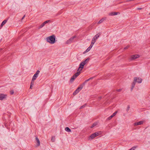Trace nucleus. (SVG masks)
Segmentation results:
<instances>
[{
  "label": "nucleus",
  "mask_w": 150,
  "mask_h": 150,
  "mask_svg": "<svg viewBox=\"0 0 150 150\" xmlns=\"http://www.w3.org/2000/svg\"><path fill=\"white\" fill-rule=\"evenodd\" d=\"M56 37L54 35H53L49 37H47L46 38V40L47 42L51 44H53L55 43L56 41L55 40Z\"/></svg>",
  "instance_id": "obj_1"
},
{
  "label": "nucleus",
  "mask_w": 150,
  "mask_h": 150,
  "mask_svg": "<svg viewBox=\"0 0 150 150\" xmlns=\"http://www.w3.org/2000/svg\"><path fill=\"white\" fill-rule=\"evenodd\" d=\"M100 134V132H95L92 134L89 137V138H91V139H94L96 136H98Z\"/></svg>",
  "instance_id": "obj_2"
},
{
  "label": "nucleus",
  "mask_w": 150,
  "mask_h": 150,
  "mask_svg": "<svg viewBox=\"0 0 150 150\" xmlns=\"http://www.w3.org/2000/svg\"><path fill=\"white\" fill-rule=\"evenodd\" d=\"M76 35H74L73 37L67 40L66 42V43L67 44H69L71 43V42H72L74 41V39L76 38Z\"/></svg>",
  "instance_id": "obj_3"
},
{
  "label": "nucleus",
  "mask_w": 150,
  "mask_h": 150,
  "mask_svg": "<svg viewBox=\"0 0 150 150\" xmlns=\"http://www.w3.org/2000/svg\"><path fill=\"white\" fill-rule=\"evenodd\" d=\"M134 81L137 82L138 83H142V79L140 78L139 77H135L134 78Z\"/></svg>",
  "instance_id": "obj_4"
},
{
  "label": "nucleus",
  "mask_w": 150,
  "mask_h": 150,
  "mask_svg": "<svg viewBox=\"0 0 150 150\" xmlns=\"http://www.w3.org/2000/svg\"><path fill=\"white\" fill-rule=\"evenodd\" d=\"M100 35V33H98V34L96 35L93 39V41L94 42H95L97 39L98 38H99Z\"/></svg>",
  "instance_id": "obj_5"
},
{
  "label": "nucleus",
  "mask_w": 150,
  "mask_h": 150,
  "mask_svg": "<svg viewBox=\"0 0 150 150\" xmlns=\"http://www.w3.org/2000/svg\"><path fill=\"white\" fill-rule=\"evenodd\" d=\"M40 72V71L39 70H38L35 73V74H34L32 79H33V80H35L36 78H37L38 74Z\"/></svg>",
  "instance_id": "obj_6"
},
{
  "label": "nucleus",
  "mask_w": 150,
  "mask_h": 150,
  "mask_svg": "<svg viewBox=\"0 0 150 150\" xmlns=\"http://www.w3.org/2000/svg\"><path fill=\"white\" fill-rule=\"evenodd\" d=\"M7 95L3 93H0V100H3L4 99H6L7 97Z\"/></svg>",
  "instance_id": "obj_7"
},
{
  "label": "nucleus",
  "mask_w": 150,
  "mask_h": 150,
  "mask_svg": "<svg viewBox=\"0 0 150 150\" xmlns=\"http://www.w3.org/2000/svg\"><path fill=\"white\" fill-rule=\"evenodd\" d=\"M49 22H51V20H48L46 21H45L42 24H41L39 27L38 28L40 29L42 28L45 25L48 23Z\"/></svg>",
  "instance_id": "obj_8"
},
{
  "label": "nucleus",
  "mask_w": 150,
  "mask_h": 150,
  "mask_svg": "<svg viewBox=\"0 0 150 150\" xmlns=\"http://www.w3.org/2000/svg\"><path fill=\"white\" fill-rule=\"evenodd\" d=\"M139 55L138 54L132 55L131 56V57L130 58L131 60H133L139 57Z\"/></svg>",
  "instance_id": "obj_9"
},
{
  "label": "nucleus",
  "mask_w": 150,
  "mask_h": 150,
  "mask_svg": "<svg viewBox=\"0 0 150 150\" xmlns=\"http://www.w3.org/2000/svg\"><path fill=\"white\" fill-rule=\"evenodd\" d=\"M84 86L83 85L82 83L78 87L76 90L79 92L82 89Z\"/></svg>",
  "instance_id": "obj_10"
},
{
  "label": "nucleus",
  "mask_w": 150,
  "mask_h": 150,
  "mask_svg": "<svg viewBox=\"0 0 150 150\" xmlns=\"http://www.w3.org/2000/svg\"><path fill=\"white\" fill-rule=\"evenodd\" d=\"M143 121H140L137 122H135L134 123V126H136L138 125H139L142 124L143 123Z\"/></svg>",
  "instance_id": "obj_11"
},
{
  "label": "nucleus",
  "mask_w": 150,
  "mask_h": 150,
  "mask_svg": "<svg viewBox=\"0 0 150 150\" xmlns=\"http://www.w3.org/2000/svg\"><path fill=\"white\" fill-rule=\"evenodd\" d=\"M85 65V64H84L83 62H81L79 65L80 68H81V69L80 70V71H81L82 69L84 67V66Z\"/></svg>",
  "instance_id": "obj_12"
},
{
  "label": "nucleus",
  "mask_w": 150,
  "mask_h": 150,
  "mask_svg": "<svg viewBox=\"0 0 150 150\" xmlns=\"http://www.w3.org/2000/svg\"><path fill=\"white\" fill-rule=\"evenodd\" d=\"M35 139H36V141L37 142L36 146H38L40 145V141L39 140V139L38 138V137H36Z\"/></svg>",
  "instance_id": "obj_13"
},
{
  "label": "nucleus",
  "mask_w": 150,
  "mask_h": 150,
  "mask_svg": "<svg viewBox=\"0 0 150 150\" xmlns=\"http://www.w3.org/2000/svg\"><path fill=\"white\" fill-rule=\"evenodd\" d=\"M35 80H33V79H32L30 83V88L32 89V88L33 86L34 83V81Z\"/></svg>",
  "instance_id": "obj_14"
},
{
  "label": "nucleus",
  "mask_w": 150,
  "mask_h": 150,
  "mask_svg": "<svg viewBox=\"0 0 150 150\" xmlns=\"http://www.w3.org/2000/svg\"><path fill=\"white\" fill-rule=\"evenodd\" d=\"M136 81H134V80L133 81L132 83V86L131 89V91H132L133 89L134 88V86L135 85Z\"/></svg>",
  "instance_id": "obj_15"
},
{
  "label": "nucleus",
  "mask_w": 150,
  "mask_h": 150,
  "mask_svg": "<svg viewBox=\"0 0 150 150\" xmlns=\"http://www.w3.org/2000/svg\"><path fill=\"white\" fill-rule=\"evenodd\" d=\"M76 77H75V76L74 75L73 76H72L71 78L70 79V81L72 83V82L74 81L75 79L76 78Z\"/></svg>",
  "instance_id": "obj_16"
},
{
  "label": "nucleus",
  "mask_w": 150,
  "mask_h": 150,
  "mask_svg": "<svg viewBox=\"0 0 150 150\" xmlns=\"http://www.w3.org/2000/svg\"><path fill=\"white\" fill-rule=\"evenodd\" d=\"M119 13L118 12H112L110 13L109 15L111 16H115L117 15V14Z\"/></svg>",
  "instance_id": "obj_17"
},
{
  "label": "nucleus",
  "mask_w": 150,
  "mask_h": 150,
  "mask_svg": "<svg viewBox=\"0 0 150 150\" xmlns=\"http://www.w3.org/2000/svg\"><path fill=\"white\" fill-rule=\"evenodd\" d=\"M81 73V71H77L76 73L74 75L75 76V77H77L79 76Z\"/></svg>",
  "instance_id": "obj_18"
},
{
  "label": "nucleus",
  "mask_w": 150,
  "mask_h": 150,
  "mask_svg": "<svg viewBox=\"0 0 150 150\" xmlns=\"http://www.w3.org/2000/svg\"><path fill=\"white\" fill-rule=\"evenodd\" d=\"M65 129L66 131L67 132H71V129L69 127H66L65 128Z\"/></svg>",
  "instance_id": "obj_19"
},
{
  "label": "nucleus",
  "mask_w": 150,
  "mask_h": 150,
  "mask_svg": "<svg viewBox=\"0 0 150 150\" xmlns=\"http://www.w3.org/2000/svg\"><path fill=\"white\" fill-rule=\"evenodd\" d=\"M90 59L89 57L87 59H86L83 62L85 64L88 62L89 61V60Z\"/></svg>",
  "instance_id": "obj_20"
},
{
  "label": "nucleus",
  "mask_w": 150,
  "mask_h": 150,
  "mask_svg": "<svg viewBox=\"0 0 150 150\" xmlns=\"http://www.w3.org/2000/svg\"><path fill=\"white\" fill-rule=\"evenodd\" d=\"M7 20H4L2 23L1 26H2L4 25L7 22Z\"/></svg>",
  "instance_id": "obj_21"
},
{
  "label": "nucleus",
  "mask_w": 150,
  "mask_h": 150,
  "mask_svg": "<svg viewBox=\"0 0 150 150\" xmlns=\"http://www.w3.org/2000/svg\"><path fill=\"white\" fill-rule=\"evenodd\" d=\"M91 47H89L88 48H87V49L86 50L83 52V54H85L86 52H87L90 51L91 49Z\"/></svg>",
  "instance_id": "obj_22"
},
{
  "label": "nucleus",
  "mask_w": 150,
  "mask_h": 150,
  "mask_svg": "<svg viewBox=\"0 0 150 150\" xmlns=\"http://www.w3.org/2000/svg\"><path fill=\"white\" fill-rule=\"evenodd\" d=\"M104 20L103 18H102L99 21L98 23L100 24L102 23L104 21Z\"/></svg>",
  "instance_id": "obj_23"
},
{
  "label": "nucleus",
  "mask_w": 150,
  "mask_h": 150,
  "mask_svg": "<svg viewBox=\"0 0 150 150\" xmlns=\"http://www.w3.org/2000/svg\"><path fill=\"white\" fill-rule=\"evenodd\" d=\"M97 124L96 123H94L91 127V128H93Z\"/></svg>",
  "instance_id": "obj_24"
},
{
  "label": "nucleus",
  "mask_w": 150,
  "mask_h": 150,
  "mask_svg": "<svg viewBox=\"0 0 150 150\" xmlns=\"http://www.w3.org/2000/svg\"><path fill=\"white\" fill-rule=\"evenodd\" d=\"M137 147V146H133L129 150H134Z\"/></svg>",
  "instance_id": "obj_25"
},
{
  "label": "nucleus",
  "mask_w": 150,
  "mask_h": 150,
  "mask_svg": "<svg viewBox=\"0 0 150 150\" xmlns=\"http://www.w3.org/2000/svg\"><path fill=\"white\" fill-rule=\"evenodd\" d=\"M79 92H78V91L77 90H76L73 93V95L75 96L76 95L77 93H78Z\"/></svg>",
  "instance_id": "obj_26"
},
{
  "label": "nucleus",
  "mask_w": 150,
  "mask_h": 150,
  "mask_svg": "<svg viewBox=\"0 0 150 150\" xmlns=\"http://www.w3.org/2000/svg\"><path fill=\"white\" fill-rule=\"evenodd\" d=\"M90 80L89 79H88L86 80V81H85L82 83V84L84 86L85 85V83L88 81H90Z\"/></svg>",
  "instance_id": "obj_27"
},
{
  "label": "nucleus",
  "mask_w": 150,
  "mask_h": 150,
  "mask_svg": "<svg viewBox=\"0 0 150 150\" xmlns=\"http://www.w3.org/2000/svg\"><path fill=\"white\" fill-rule=\"evenodd\" d=\"M113 117V116L112 115L110 116L108 118H107V120H110Z\"/></svg>",
  "instance_id": "obj_28"
},
{
  "label": "nucleus",
  "mask_w": 150,
  "mask_h": 150,
  "mask_svg": "<svg viewBox=\"0 0 150 150\" xmlns=\"http://www.w3.org/2000/svg\"><path fill=\"white\" fill-rule=\"evenodd\" d=\"M55 137H52L51 138V141L52 142H54L55 141Z\"/></svg>",
  "instance_id": "obj_29"
},
{
  "label": "nucleus",
  "mask_w": 150,
  "mask_h": 150,
  "mask_svg": "<svg viewBox=\"0 0 150 150\" xmlns=\"http://www.w3.org/2000/svg\"><path fill=\"white\" fill-rule=\"evenodd\" d=\"M86 106V104H85L84 105H83L81 106L80 109H82L84 107H85Z\"/></svg>",
  "instance_id": "obj_30"
},
{
  "label": "nucleus",
  "mask_w": 150,
  "mask_h": 150,
  "mask_svg": "<svg viewBox=\"0 0 150 150\" xmlns=\"http://www.w3.org/2000/svg\"><path fill=\"white\" fill-rule=\"evenodd\" d=\"M95 42H94L93 41V40H92V41L91 42V44L90 45L89 47H91V48L93 46V45L94 44Z\"/></svg>",
  "instance_id": "obj_31"
},
{
  "label": "nucleus",
  "mask_w": 150,
  "mask_h": 150,
  "mask_svg": "<svg viewBox=\"0 0 150 150\" xmlns=\"http://www.w3.org/2000/svg\"><path fill=\"white\" fill-rule=\"evenodd\" d=\"M117 111H115L112 115L114 117L115 116V115L117 113Z\"/></svg>",
  "instance_id": "obj_32"
},
{
  "label": "nucleus",
  "mask_w": 150,
  "mask_h": 150,
  "mask_svg": "<svg viewBox=\"0 0 150 150\" xmlns=\"http://www.w3.org/2000/svg\"><path fill=\"white\" fill-rule=\"evenodd\" d=\"M10 92L11 95H12L14 93V92L13 90H11L10 91Z\"/></svg>",
  "instance_id": "obj_33"
},
{
  "label": "nucleus",
  "mask_w": 150,
  "mask_h": 150,
  "mask_svg": "<svg viewBox=\"0 0 150 150\" xmlns=\"http://www.w3.org/2000/svg\"><path fill=\"white\" fill-rule=\"evenodd\" d=\"M130 47V46L129 45H127V46L124 48V50H126L128 48H129Z\"/></svg>",
  "instance_id": "obj_34"
},
{
  "label": "nucleus",
  "mask_w": 150,
  "mask_h": 150,
  "mask_svg": "<svg viewBox=\"0 0 150 150\" xmlns=\"http://www.w3.org/2000/svg\"><path fill=\"white\" fill-rule=\"evenodd\" d=\"M8 124H5V126L6 127H7V128L8 129H10V127H8Z\"/></svg>",
  "instance_id": "obj_35"
},
{
  "label": "nucleus",
  "mask_w": 150,
  "mask_h": 150,
  "mask_svg": "<svg viewBox=\"0 0 150 150\" xmlns=\"http://www.w3.org/2000/svg\"><path fill=\"white\" fill-rule=\"evenodd\" d=\"M129 108H130L129 105H128L127 106V112H128L129 111Z\"/></svg>",
  "instance_id": "obj_36"
},
{
  "label": "nucleus",
  "mask_w": 150,
  "mask_h": 150,
  "mask_svg": "<svg viewBox=\"0 0 150 150\" xmlns=\"http://www.w3.org/2000/svg\"><path fill=\"white\" fill-rule=\"evenodd\" d=\"M122 89H117L116 91L117 92H120L122 90Z\"/></svg>",
  "instance_id": "obj_37"
},
{
  "label": "nucleus",
  "mask_w": 150,
  "mask_h": 150,
  "mask_svg": "<svg viewBox=\"0 0 150 150\" xmlns=\"http://www.w3.org/2000/svg\"><path fill=\"white\" fill-rule=\"evenodd\" d=\"M94 78V77H91L90 78H89V79L90 80L93 79Z\"/></svg>",
  "instance_id": "obj_38"
},
{
  "label": "nucleus",
  "mask_w": 150,
  "mask_h": 150,
  "mask_svg": "<svg viewBox=\"0 0 150 150\" xmlns=\"http://www.w3.org/2000/svg\"><path fill=\"white\" fill-rule=\"evenodd\" d=\"M80 68H80L79 67V68H78V69H77V71H80Z\"/></svg>",
  "instance_id": "obj_39"
},
{
  "label": "nucleus",
  "mask_w": 150,
  "mask_h": 150,
  "mask_svg": "<svg viewBox=\"0 0 150 150\" xmlns=\"http://www.w3.org/2000/svg\"><path fill=\"white\" fill-rule=\"evenodd\" d=\"M137 9L138 10H141L142 9V8H137Z\"/></svg>",
  "instance_id": "obj_40"
},
{
  "label": "nucleus",
  "mask_w": 150,
  "mask_h": 150,
  "mask_svg": "<svg viewBox=\"0 0 150 150\" xmlns=\"http://www.w3.org/2000/svg\"><path fill=\"white\" fill-rule=\"evenodd\" d=\"M25 16V15H24L22 18L21 20L23 19Z\"/></svg>",
  "instance_id": "obj_41"
},
{
  "label": "nucleus",
  "mask_w": 150,
  "mask_h": 150,
  "mask_svg": "<svg viewBox=\"0 0 150 150\" xmlns=\"http://www.w3.org/2000/svg\"><path fill=\"white\" fill-rule=\"evenodd\" d=\"M98 98L99 100H101L102 99V97L101 96H100L98 97Z\"/></svg>",
  "instance_id": "obj_42"
}]
</instances>
